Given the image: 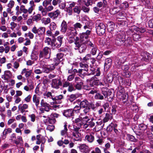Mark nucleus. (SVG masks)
Returning a JSON list of instances; mask_svg holds the SVG:
<instances>
[{
    "label": "nucleus",
    "instance_id": "54",
    "mask_svg": "<svg viewBox=\"0 0 153 153\" xmlns=\"http://www.w3.org/2000/svg\"><path fill=\"white\" fill-rule=\"evenodd\" d=\"M81 108L79 104V105H76L75 106L74 109H73V112L75 111V112L77 113H79V110Z\"/></svg>",
    "mask_w": 153,
    "mask_h": 153
},
{
    "label": "nucleus",
    "instance_id": "48",
    "mask_svg": "<svg viewBox=\"0 0 153 153\" xmlns=\"http://www.w3.org/2000/svg\"><path fill=\"white\" fill-rule=\"evenodd\" d=\"M81 8L80 7L75 6L73 8V11L75 13L79 14L81 11Z\"/></svg>",
    "mask_w": 153,
    "mask_h": 153
},
{
    "label": "nucleus",
    "instance_id": "40",
    "mask_svg": "<svg viewBox=\"0 0 153 153\" xmlns=\"http://www.w3.org/2000/svg\"><path fill=\"white\" fill-rule=\"evenodd\" d=\"M70 35L71 36H73V37L75 36L77 34V32L76 29L75 28H73L70 31L67 33Z\"/></svg>",
    "mask_w": 153,
    "mask_h": 153
},
{
    "label": "nucleus",
    "instance_id": "25",
    "mask_svg": "<svg viewBox=\"0 0 153 153\" xmlns=\"http://www.w3.org/2000/svg\"><path fill=\"white\" fill-rule=\"evenodd\" d=\"M142 33H139L135 32L132 36L133 40L134 41L140 40L142 36Z\"/></svg>",
    "mask_w": 153,
    "mask_h": 153
},
{
    "label": "nucleus",
    "instance_id": "10",
    "mask_svg": "<svg viewBox=\"0 0 153 153\" xmlns=\"http://www.w3.org/2000/svg\"><path fill=\"white\" fill-rule=\"evenodd\" d=\"M32 32L35 34H37L39 36H42L44 34L45 31V28L44 27H40L37 29L34 26L32 30Z\"/></svg>",
    "mask_w": 153,
    "mask_h": 153
},
{
    "label": "nucleus",
    "instance_id": "33",
    "mask_svg": "<svg viewBox=\"0 0 153 153\" xmlns=\"http://www.w3.org/2000/svg\"><path fill=\"white\" fill-rule=\"evenodd\" d=\"M112 118V115L111 113H106L105 114V117L103 120V122L104 123H106L109 120L111 119Z\"/></svg>",
    "mask_w": 153,
    "mask_h": 153
},
{
    "label": "nucleus",
    "instance_id": "2",
    "mask_svg": "<svg viewBox=\"0 0 153 153\" xmlns=\"http://www.w3.org/2000/svg\"><path fill=\"white\" fill-rule=\"evenodd\" d=\"M96 31L97 33L100 36L102 35L105 32L106 26L104 24L97 20L96 24Z\"/></svg>",
    "mask_w": 153,
    "mask_h": 153
},
{
    "label": "nucleus",
    "instance_id": "42",
    "mask_svg": "<svg viewBox=\"0 0 153 153\" xmlns=\"http://www.w3.org/2000/svg\"><path fill=\"white\" fill-rule=\"evenodd\" d=\"M139 129L141 131H145L147 128V126L143 123L140 124L138 126Z\"/></svg>",
    "mask_w": 153,
    "mask_h": 153
},
{
    "label": "nucleus",
    "instance_id": "41",
    "mask_svg": "<svg viewBox=\"0 0 153 153\" xmlns=\"http://www.w3.org/2000/svg\"><path fill=\"white\" fill-rule=\"evenodd\" d=\"M37 55L38 53L36 52V51L32 52L31 55V59L32 60H37L38 58Z\"/></svg>",
    "mask_w": 153,
    "mask_h": 153
},
{
    "label": "nucleus",
    "instance_id": "12",
    "mask_svg": "<svg viewBox=\"0 0 153 153\" xmlns=\"http://www.w3.org/2000/svg\"><path fill=\"white\" fill-rule=\"evenodd\" d=\"M75 84L74 87L76 88L78 90H81L83 86V82L82 80L78 77H76L75 78Z\"/></svg>",
    "mask_w": 153,
    "mask_h": 153
},
{
    "label": "nucleus",
    "instance_id": "31",
    "mask_svg": "<svg viewBox=\"0 0 153 153\" xmlns=\"http://www.w3.org/2000/svg\"><path fill=\"white\" fill-rule=\"evenodd\" d=\"M85 139L89 143H92L94 140V136L91 134H88L85 136Z\"/></svg>",
    "mask_w": 153,
    "mask_h": 153
},
{
    "label": "nucleus",
    "instance_id": "32",
    "mask_svg": "<svg viewBox=\"0 0 153 153\" xmlns=\"http://www.w3.org/2000/svg\"><path fill=\"white\" fill-rule=\"evenodd\" d=\"M79 97V95L77 94H71V95L68 96V100H69L71 102H72Z\"/></svg>",
    "mask_w": 153,
    "mask_h": 153
},
{
    "label": "nucleus",
    "instance_id": "46",
    "mask_svg": "<svg viewBox=\"0 0 153 153\" xmlns=\"http://www.w3.org/2000/svg\"><path fill=\"white\" fill-rule=\"evenodd\" d=\"M33 102L35 103L37 107L39 104V101L36 97V96L35 94L33 96Z\"/></svg>",
    "mask_w": 153,
    "mask_h": 153
},
{
    "label": "nucleus",
    "instance_id": "50",
    "mask_svg": "<svg viewBox=\"0 0 153 153\" xmlns=\"http://www.w3.org/2000/svg\"><path fill=\"white\" fill-rule=\"evenodd\" d=\"M67 131V125L66 123H65L64 125V129L62 130L61 131V135L62 136L65 135L66 134Z\"/></svg>",
    "mask_w": 153,
    "mask_h": 153
},
{
    "label": "nucleus",
    "instance_id": "56",
    "mask_svg": "<svg viewBox=\"0 0 153 153\" xmlns=\"http://www.w3.org/2000/svg\"><path fill=\"white\" fill-rule=\"evenodd\" d=\"M74 28L75 29L78 28H81L83 26L82 23L81 24L77 22L74 25Z\"/></svg>",
    "mask_w": 153,
    "mask_h": 153
},
{
    "label": "nucleus",
    "instance_id": "63",
    "mask_svg": "<svg viewBox=\"0 0 153 153\" xmlns=\"http://www.w3.org/2000/svg\"><path fill=\"white\" fill-rule=\"evenodd\" d=\"M123 75L127 78H129L131 74L129 71H125L123 72Z\"/></svg>",
    "mask_w": 153,
    "mask_h": 153
},
{
    "label": "nucleus",
    "instance_id": "59",
    "mask_svg": "<svg viewBox=\"0 0 153 153\" xmlns=\"http://www.w3.org/2000/svg\"><path fill=\"white\" fill-rule=\"evenodd\" d=\"M31 70H29V71H27L25 74V76L27 78V82H28L29 81L28 79L29 78L30 76L31 75Z\"/></svg>",
    "mask_w": 153,
    "mask_h": 153
},
{
    "label": "nucleus",
    "instance_id": "16",
    "mask_svg": "<svg viewBox=\"0 0 153 153\" xmlns=\"http://www.w3.org/2000/svg\"><path fill=\"white\" fill-rule=\"evenodd\" d=\"M107 27L108 31L113 34L115 27L114 23L111 21L108 22L107 24Z\"/></svg>",
    "mask_w": 153,
    "mask_h": 153
},
{
    "label": "nucleus",
    "instance_id": "4",
    "mask_svg": "<svg viewBox=\"0 0 153 153\" xmlns=\"http://www.w3.org/2000/svg\"><path fill=\"white\" fill-rule=\"evenodd\" d=\"M102 94L105 98H107L108 101L111 102L114 97V94L111 90L108 89L107 88H103L101 89Z\"/></svg>",
    "mask_w": 153,
    "mask_h": 153
},
{
    "label": "nucleus",
    "instance_id": "28",
    "mask_svg": "<svg viewBox=\"0 0 153 153\" xmlns=\"http://www.w3.org/2000/svg\"><path fill=\"white\" fill-rule=\"evenodd\" d=\"M61 31L62 33H65L67 29V24L66 22L65 21H63L62 22L61 24Z\"/></svg>",
    "mask_w": 153,
    "mask_h": 153
},
{
    "label": "nucleus",
    "instance_id": "49",
    "mask_svg": "<svg viewBox=\"0 0 153 153\" xmlns=\"http://www.w3.org/2000/svg\"><path fill=\"white\" fill-rule=\"evenodd\" d=\"M71 83L69 82V81L67 80L64 81H63L62 83V87L63 88L68 87Z\"/></svg>",
    "mask_w": 153,
    "mask_h": 153
},
{
    "label": "nucleus",
    "instance_id": "64",
    "mask_svg": "<svg viewBox=\"0 0 153 153\" xmlns=\"http://www.w3.org/2000/svg\"><path fill=\"white\" fill-rule=\"evenodd\" d=\"M125 152V149L123 147L119 148L117 150V152L119 153H124Z\"/></svg>",
    "mask_w": 153,
    "mask_h": 153
},
{
    "label": "nucleus",
    "instance_id": "52",
    "mask_svg": "<svg viewBox=\"0 0 153 153\" xmlns=\"http://www.w3.org/2000/svg\"><path fill=\"white\" fill-rule=\"evenodd\" d=\"M80 66L84 71H88V65L86 64L80 63Z\"/></svg>",
    "mask_w": 153,
    "mask_h": 153
},
{
    "label": "nucleus",
    "instance_id": "51",
    "mask_svg": "<svg viewBox=\"0 0 153 153\" xmlns=\"http://www.w3.org/2000/svg\"><path fill=\"white\" fill-rule=\"evenodd\" d=\"M128 95L126 94H123L122 96V99L123 102L125 103L128 100Z\"/></svg>",
    "mask_w": 153,
    "mask_h": 153
},
{
    "label": "nucleus",
    "instance_id": "6",
    "mask_svg": "<svg viewBox=\"0 0 153 153\" xmlns=\"http://www.w3.org/2000/svg\"><path fill=\"white\" fill-rule=\"evenodd\" d=\"M51 49L47 47H45L42 51H40L39 54L40 58H44L49 59L50 57Z\"/></svg>",
    "mask_w": 153,
    "mask_h": 153
},
{
    "label": "nucleus",
    "instance_id": "26",
    "mask_svg": "<svg viewBox=\"0 0 153 153\" xmlns=\"http://www.w3.org/2000/svg\"><path fill=\"white\" fill-rule=\"evenodd\" d=\"M28 108V105L27 104H23L22 105L20 104L18 107V110L20 111L21 113L23 114L25 111V110Z\"/></svg>",
    "mask_w": 153,
    "mask_h": 153
},
{
    "label": "nucleus",
    "instance_id": "5",
    "mask_svg": "<svg viewBox=\"0 0 153 153\" xmlns=\"http://www.w3.org/2000/svg\"><path fill=\"white\" fill-rule=\"evenodd\" d=\"M88 70L87 71L88 75H94L95 77L100 75V71L99 68L96 67L95 66L90 64Z\"/></svg>",
    "mask_w": 153,
    "mask_h": 153
},
{
    "label": "nucleus",
    "instance_id": "17",
    "mask_svg": "<svg viewBox=\"0 0 153 153\" xmlns=\"http://www.w3.org/2000/svg\"><path fill=\"white\" fill-rule=\"evenodd\" d=\"M62 114L65 117L68 118L72 117L74 115V112L72 109H68L63 111Z\"/></svg>",
    "mask_w": 153,
    "mask_h": 153
},
{
    "label": "nucleus",
    "instance_id": "9",
    "mask_svg": "<svg viewBox=\"0 0 153 153\" xmlns=\"http://www.w3.org/2000/svg\"><path fill=\"white\" fill-rule=\"evenodd\" d=\"M63 38L62 36H58L56 39L53 38L52 47L54 48H59L62 43V40Z\"/></svg>",
    "mask_w": 153,
    "mask_h": 153
},
{
    "label": "nucleus",
    "instance_id": "37",
    "mask_svg": "<svg viewBox=\"0 0 153 153\" xmlns=\"http://www.w3.org/2000/svg\"><path fill=\"white\" fill-rule=\"evenodd\" d=\"M128 3L126 1H125L121 3L120 5V8H121L124 10H126V8H128Z\"/></svg>",
    "mask_w": 153,
    "mask_h": 153
},
{
    "label": "nucleus",
    "instance_id": "14",
    "mask_svg": "<svg viewBox=\"0 0 153 153\" xmlns=\"http://www.w3.org/2000/svg\"><path fill=\"white\" fill-rule=\"evenodd\" d=\"M51 85L53 88L58 89L59 86L62 85V82L59 79H53L52 80Z\"/></svg>",
    "mask_w": 153,
    "mask_h": 153
},
{
    "label": "nucleus",
    "instance_id": "8",
    "mask_svg": "<svg viewBox=\"0 0 153 153\" xmlns=\"http://www.w3.org/2000/svg\"><path fill=\"white\" fill-rule=\"evenodd\" d=\"M97 6L100 9V11H104V12H106L107 10L109 9L107 2L106 0H102L98 2Z\"/></svg>",
    "mask_w": 153,
    "mask_h": 153
},
{
    "label": "nucleus",
    "instance_id": "39",
    "mask_svg": "<svg viewBox=\"0 0 153 153\" xmlns=\"http://www.w3.org/2000/svg\"><path fill=\"white\" fill-rule=\"evenodd\" d=\"M102 94V93H97L94 96V98L97 100H103L104 98V96Z\"/></svg>",
    "mask_w": 153,
    "mask_h": 153
},
{
    "label": "nucleus",
    "instance_id": "29",
    "mask_svg": "<svg viewBox=\"0 0 153 153\" xmlns=\"http://www.w3.org/2000/svg\"><path fill=\"white\" fill-rule=\"evenodd\" d=\"M109 10V13L111 14L114 15L117 13H120V11L119 8L116 7H113L111 8L108 9Z\"/></svg>",
    "mask_w": 153,
    "mask_h": 153
},
{
    "label": "nucleus",
    "instance_id": "58",
    "mask_svg": "<svg viewBox=\"0 0 153 153\" xmlns=\"http://www.w3.org/2000/svg\"><path fill=\"white\" fill-rule=\"evenodd\" d=\"M131 105L132 106L131 109L133 111L135 112H137L139 110L138 106L136 104H132Z\"/></svg>",
    "mask_w": 153,
    "mask_h": 153
},
{
    "label": "nucleus",
    "instance_id": "3",
    "mask_svg": "<svg viewBox=\"0 0 153 153\" xmlns=\"http://www.w3.org/2000/svg\"><path fill=\"white\" fill-rule=\"evenodd\" d=\"M117 33L115 39V44L118 46H120L125 42L126 36L124 32L120 31Z\"/></svg>",
    "mask_w": 153,
    "mask_h": 153
},
{
    "label": "nucleus",
    "instance_id": "7",
    "mask_svg": "<svg viewBox=\"0 0 153 153\" xmlns=\"http://www.w3.org/2000/svg\"><path fill=\"white\" fill-rule=\"evenodd\" d=\"M75 50H78L80 53H82L85 52L87 48V45L85 41L82 42L80 43L76 42Z\"/></svg>",
    "mask_w": 153,
    "mask_h": 153
},
{
    "label": "nucleus",
    "instance_id": "53",
    "mask_svg": "<svg viewBox=\"0 0 153 153\" xmlns=\"http://www.w3.org/2000/svg\"><path fill=\"white\" fill-rule=\"evenodd\" d=\"M33 21H38V20L41 19V15L39 14H38L34 16L33 18Z\"/></svg>",
    "mask_w": 153,
    "mask_h": 153
},
{
    "label": "nucleus",
    "instance_id": "45",
    "mask_svg": "<svg viewBox=\"0 0 153 153\" xmlns=\"http://www.w3.org/2000/svg\"><path fill=\"white\" fill-rule=\"evenodd\" d=\"M17 140H14V143L16 145H18L19 143H22L23 142V140L21 137L18 136L17 137Z\"/></svg>",
    "mask_w": 153,
    "mask_h": 153
},
{
    "label": "nucleus",
    "instance_id": "24",
    "mask_svg": "<svg viewBox=\"0 0 153 153\" xmlns=\"http://www.w3.org/2000/svg\"><path fill=\"white\" fill-rule=\"evenodd\" d=\"M60 13L58 10H56L53 12L49 13L48 14V16L51 18L53 19H55L57 18L59 14Z\"/></svg>",
    "mask_w": 153,
    "mask_h": 153
},
{
    "label": "nucleus",
    "instance_id": "1",
    "mask_svg": "<svg viewBox=\"0 0 153 153\" xmlns=\"http://www.w3.org/2000/svg\"><path fill=\"white\" fill-rule=\"evenodd\" d=\"M146 31L145 28L142 27H137L134 25L129 28L126 32V34L129 36H132L135 32L137 33H144Z\"/></svg>",
    "mask_w": 153,
    "mask_h": 153
},
{
    "label": "nucleus",
    "instance_id": "15",
    "mask_svg": "<svg viewBox=\"0 0 153 153\" xmlns=\"http://www.w3.org/2000/svg\"><path fill=\"white\" fill-rule=\"evenodd\" d=\"M83 60L86 61L87 63L91 62V65H94L95 63L96 59L92 57L91 54H87L83 58Z\"/></svg>",
    "mask_w": 153,
    "mask_h": 153
},
{
    "label": "nucleus",
    "instance_id": "43",
    "mask_svg": "<svg viewBox=\"0 0 153 153\" xmlns=\"http://www.w3.org/2000/svg\"><path fill=\"white\" fill-rule=\"evenodd\" d=\"M45 43L47 44L48 45H51L52 47L53 39L52 40L51 38L49 37H46L45 39Z\"/></svg>",
    "mask_w": 153,
    "mask_h": 153
},
{
    "label": "nucleus",
    "instance_id": "60",
    "mask_svg": "<svg viewBox=\"0 0 153 153\" xmlns=\"http://www.w3.org/2000/svg\"><path fill=\"white\" fill-rule=\"evenodd\" d=\"M113 79V76L111 75H110V76H107L106 79V81L107 82L110 83L112 82Z\"/></svg>",
    "mask_w": 153,
    "mask_h": 153
},
{
    "label": "nucleus",
    "instance_id": "11",
    "mask_svg": "<svg viewBox=\"0 0 153 153\" xmlns=\"http://www.w3.org/2000/svg\"><path fill=\"white\" fill-rule=\"evenodd\" d=\"M91 32V30H88L85 32L80 33L79 36L81 40L83 42H84V41L86 42V40L88 39Z\"/></svg>",
    "mask_w": 153,
    "mask_h": 153
},
{
    "label": "nucleus",
    "instance_id": "34",
    "mask_svg": "<svg viewBox=\"0 0 153 153\" xmlns=\"http://www.w3.org/2000/svg\"><path fill=\"white\" fill-rule=\"evenodd\" d=\"M79 105L82 108H85L88 106L89 102L86 100L84 99L81 101L79 103Z\"/></svg>",
    "mask_w": 153,
    "mask_h": 153
},
{
    "label": "nucleus",
    "instance_id": "27",
    "mask_svg": "<svg viewBox=\"0 0 153 153\" xmlns=\"http://www.w3.org/2000/svg\"><path fill=\"white\" fill-rule=\"evenodd\" d=\"M75 124L79 128L82 127L84 125V122L80 118H78L75 119Z\"/></svg>",
    "mask_w": 153,
    "mask_h": 153
},
{
    "label": "nucleus",
    "instance_id": "55",
    "mask_svg": "<svg viewBox=\"0 0 153 153\" xmlns=\"http://www.w3.org/2000/svg\"><path fill=\"white\" fill-rule=\"evenodd\" d=\"M97 49V46L92 48L90 51L91 54L93 55H95L96 53Z\"/></svg>",
    "mask_w": 153,
    "mask_h": 153
},
{
    "label": "nucleus",
    "instance_id": "19",
    "mask_svg": "<svg viewBox=\"0 0 153 153\" xmlns=\"http://www.w3.org/2000/svg\"><path fill=\"white\" fill-rule=\"evenodd\" d=\"M81 22L82 24L83 25V26L84 29H88L89 30H91V29L90 26V22L89 21L85 19V18H83L82 19Z\"/></svg>",
    "mask_w": 153,
    "mask_h": 153
},
{
    "label": "nucleus",
    "instance_id": "36",
    "mask_svg": "<svg viewBox=\"0 0 153 153\" xmlns=\"http://www.w3.org/2000/svg\"><path fill=\"white\" fill-rule=\"evenodd\" d=\"M72 134L74 137V139L76 141L80 140L81 138V135L80 133H72Z\"/></svg>",
    "mask_w": 153,
    "mask_h": 153
},
{
    "label": "nucleus",
    "instance_id": "18",
    "mask_svg": "<svg viewBox=\"0 0 153 153\" xmlns=\"http://www.w3.org/2000/svg\"><path fill=\"white\" fill-rule=\"evenodd\" d=\"M63 56V54L62 53L57 54L56 57L53 59L54 64L58 65L62 60Z\"/></svg>",
    "mask_w": 153,
    "mask_h": 153
},
{
    "label": "nucleus",
    "instance_id": "20",
    "mask_svg": "<svg viewBox=\"0 0 153 153\" xmlns=\"http://www.w3.org/2000/svg\"><path fill=\"white\" fill-rule=\"evenodd\" d=\"M90 85L91 86L94 85H103L102 83L100 81L99 79H91L90 81Z\"/></svg>",
    "mask_w": 153,
    "mask_h": 153
},
{
    "label": "nucleus",
    "instance_id": "38",
    "mask_svg": "<svg viewBox=\"0 0 153 153\" xmlns=\"http://www.w3.org/2000/svg\"><path fill=\"white\" fill-rule=\"evenodd\" d=\"M55 118L50 116V117H48V119H46L44 122L45 123L48 122L50 124H53L55 123Z\"/></svg>",
    "mask_w": 153,
    "mask_h": 153
},
{
    "label": "nucleus",
    "instance_id": "13",
    "mask_svg": "<svg viewBox=\"0 0 153 153\" xmlns=\"http://www.w3.org/2000/svg\"><path fill=\"white\" fill-rule=\"evenodd\" d=\"M141 56L142 57L141 59V61H144L147 63H148L149 60L151 59L152 58V55L147 52L143 53V55L142 54Z\"/></svg>",
    "mask_w": 153,
    "mask_h": 153
},
{
    "label": "nucleus",
    "instance_id": "35",
    "mask_svg": "<svg viewBox=\"0 0 153 153\" xmlns=\"http://www.w3.org/2000/svg\"><path fill=\"white\" fill-rule=\"evenodd\" d=\"M4 75H2L1 77L3 78L4 77V80L6 81H4V82H8V78L6 77V76L7 77H10V75L11 74V72L9 71H4Z\"/></svg>",
    "mask_w": 153,
    "mask_h": 153
},
{
    "label": "nucleus",
    "instance_id": "47",
    "mask_svg": "<svg viewBox=\"0 0 153 153\" xmlns=\"http://www.w3.org/2000/svg\"><path fill=\"white\" fill-rule=\"evenodd\" d=\"M42 107H44V108L45 111L47 112L49 111L50 108V105L48 103L46 102H45V103L41 106Z\"/></svg>",
    "mask_w": 153,
    "mask_h": 153
},
{
    "label": "nucleus",
    "instance_id": "22",
    "mask_svg": "<svg viewBox=\"0 0 153 153\" xmlns=\"http://www.w3.org/2000/svg\"><path fill=\"white\" fill-rule=\"evenodd\" d=\"M79 149L82 153H89L88 147L85 144H82L79 147Z\"/></svg>",
    "mask_w": 153,
    "mask_h": 153
},
{
    "label": "nucleus",
    "instance_id": "62",
    "mask_svg": "<svg viewBox=\"0 0 153 153\" xmlns=\"http://www.w3.org/2000/svg\"><path fill=\"white\" fill-rule=\"evenodd\" d=\"M56 65L54 64V62L53 64H51L48 66V67L49 68V69L50 71H51L53 70L55 68V66Z\"/></svg>",
    "mask_w": 153,
    "mask_h": 153
},
{
    "label": "nucleus",
    "instance_id": "30",
    "mask_svg": "<svg viewBox=\"0 0 153 153\" xmlns=\"http://www.w3.org/2000/svg\"><path fill=\"white\" fill-rule=\"evenodd\" d=\"M126 139L127 140L133 142H137L138 140L136 139L133 135L129 134H127Z\"/></svg>",
    "mask_w": 153,
    "mask_h": 153
},
{
    "label": "nucleus",
    "instance_id": "57",
    "mask_svg": "<svg viewBox=\"0 0 153 153\" xmlns=\"http://www.w3.org/2000/svg\"><path fill=\"white\" fill-rule=\"evenodd\" d=\"M129 68V65H123L121 67V69L124 71H128Z\"/></svg>",
    "mask_w": 153,
    "mask_h": 153
},
{
    "label": "nucleus",
    "instance_id": "44",
    "mask_svg": "<svg viewBox=\"0 0 153 153\" xmlns=\"http://www.w3.org/2000/svg\"><path fill=\"white\" fill-rule=\"evenodd\" d=\"M49 27L50 29L52 31H53L56 30V25L55 23L52 22L50 24Z\"/></svg>",
    "mask_w": 153,
    "mask_h": 153
},
{
    "label": "nucleus",
    "instance_id": "23",
    "mask_svg": "<svg viewBox=\"0 0 153 153\" xmlns=\"http://www.w3.org/2000/svg\"><path fill=\"white\" fill-rule=\"evenodd\" d=\"M132 45V39L130 36L128 37L126 39H125V41L123 44V45L126 47H128Z\"/></svg>",
    "mask_w": 153,
    "mask_h": 153
},
{
    "label": "nucleus",
    "instance_id": "21",
    "mask_svg": "<svg viewBox=\"0 0 153 153\" xmlns=\"http://www.w3.org/2000/svg\"><path fill=\"white\" fill-rule=\"evenodd\" d=\"M112 64V59L110 58L106 59L104 64V69L108 70L111 66Z\"/></svg>",
    "mask_w": 153,
    "mask_h": 153
},
{
    "label": "nucleus",
    "instance_id": "61",
    "mask_svg": "<svg viewBox=\"0 0 153 153\" xmlns=\"http://www.w3.org/2000/svg\"><path fill=\"white\" fill-rule=\"evenodd\" d=\"M68 36H69L68 42L70 43H71L73 42H74L75 38L74 37L71 36L68 34Z\"/></svg>",
    "mask_w": 153,
    "mask_h": 153
}]
</instances>
